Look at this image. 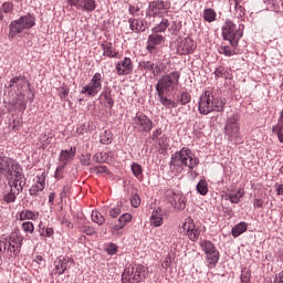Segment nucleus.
Returning a JSON list of instances; mask_svg holds the SVG:
<instances>
[{
	"label": "nucleus",
	"mask_w": 283,
	"mask_h": 283,
	"mask_svg": "<svg viewBox=\"0 0 283 283\" xmlns=\"http://www.w3.org/2000/svg\"><path fill=\"white\" fill-rule=\"evenodd\" d=\"M200 165V159L193 156L189 147H182L180 150L171 155L170 167L176 174H182L185 169L193 171Z\"/></svg>",
	"instance_id": "nucleus-1"
},
{
	"label": "nucleus",
	"mask_w": 283,
	"mask_h": 283,
	"mask_svg": "<svg viewBox=\"0 0 283 283\" xmlns=\"http://www.w3.org/2000/svg\"><path fill=\"white\" fill-rule=\"evenodd\" d=\"M199 114L207 116L211 112H222L224 103L216 101L211 91H206L201 94L198 104Z\"/></svg>",
	"instance_id": "nucleus-2"
},
{
	"label": "nucleus",
	"mask_w": 283,
	"mask_h": 283,
	"mask_svg": "<svg viewBox=\"0 0 283 283\" xmlns=\"http://www.w3.org/2000/svg\"><path fill=\"white\" fill-rule=\"evenodd\" d=\"M244 34V25L235 24L231 20H227L224 25L222 27V36L224 41H229L231 48H238L240 43V39H242Z\"/></svg>",
	"instance_id": "nucleus-3"
},
{
	"label": "nucleus",
	"mask_w": 283,
	"mask_h": 283,
	"mask_svg": "<svg viewBox=\"0 0 283 283\" xmlns=\"http://www.w3.org/2000/svg\"><path fill=\"white\" fill-rule=\"evenodd\" d=\"M34 25H36V18L31 13L11 21L9 24V39H14L18 34H23L25 30H30L31 28H34Z\"/></svg>",
	"instance_id": "nucleus-4"
},
{
	"label": "nucleus",
	"mask_w": 283,
	"mask_h": 283,
	"mask_svg": "<svg viewBox=\"0 0 283 283\" xmlns=\"http://www.w3.org/2000/svg\"><path fill=\"white\" fill-rule=\"evenodd\" d=\"M179 81H180V72L178 71L170 72L169 74L161 76L156 84V92L158 96H165V94H169V92H174Z\"/></svg>",
	"instance_id": "nucleus-5"
},
{
	"label": "nucleus",
	"mask_w": 283,
	"mask_h": 283,
	"mask_svg": "<svg viewBox=\"0 0 283 283\" xmlns=\"http://www.w3.org/2000/svg\"><path fill=\"white\" fill-rule=\"evenodd\" d=\"M147 277V268L140 264H129L122 274L123 283H140Z\"/></svg>",
	"instance_id": "nucleus-6"
},
{
	"label": "nucleus",
	"mask_w": 283,
	"mask_h": 283,
	"mask_svg": "<svg viewBox=\"0 0 283 283\" xmlns=\"http://www.w3.org/2000/svg\"><path fill=\"white\" fill-rule=\"evenodd\" d=\"M238 120H240V116H238V114H233L228 118L224 126L228 140L234 145L242 143V137H240V123H238Z\"/></svg>",
	"instance_id": "nucleus-7"
},
{
	"label": "nucleus",
	"mask_w": 283,
	"mask_h": 283,
	"mask_svg": "<svg viewBox=\"0 0 283 283\" xmlns=\"http://www.w3.org/2000/svg\"><path fill=\"white\" fill-rule=\"evenodd\" d=\"M200 247L206 254V262L208 263V266L214 269V266L218 265V262H220V251H218L216 244L209 240L201 241Z\"/></svg>",
	"instance_id": "nucleus-8"
},
{
	"label": "nucleus",
	"mask_w": 283,
	"mask_h": 283,
	"mask_svg": "<svg viewBox=\"0 0 283 283\" xmlns=\"http://www.w3.org/2000/svg\"><path fill=\"white\" fill-rule=\"evenodd\" d=\"M101 90H103V74L95 73L91 81L82 87L81 94L86 96V98H94V96L98 95Z\"/></svg>",
	"instance_id": "nucleus-9"
},
{
	"label": "nucleus",
	"mask_w": 283,
	"mask_h": 283,
	"mask_svg": "<svg viewBox=\"0 0 283 283\" xmlns=\"http://www.w3.org/2000/svg\"><path fill=\"white\" fill-rule=\"evenodd\" d=\"M19 171H23V168L17 160L10 158V157H0V174L4 178H12L15 174H19Z\"/></svg>",
	"instance_id": "nucleus-10"
},
{
	"label": "nucleus",
	"mask_w": 283,
	"mask_h": 283,
	"mask_svg": "<svg viewBox=\"0 0 283 283\" xmlns=\"http://www.w3.org/2000/svg\"><path fill=\"white\" fill-rule=\"evenodd\" d=\"M132 126L136 129V132L149 134V132L154 129V120L147 117L145 113H136V115L132 118Z\"/></svg>",
	"instance_id": "nucleus-11"
},
{
	"label": "nucleus",
	"mask_w": 283,
	"mask_h": 283,
	"mask_svg": "<svg viewBox=\"0 0 283 283\" xmlns=\"http://www.w3.org/2000/svg\"><path fill=\"white\" fill-rule=\"evenodd\" d=\"M23 240H25V238H23V234H21L20 231L15 230L11 232L8 241V251L19 255V253H21V247H23Z\"/></svg>",
	"instance_id": "nucleus-12"
},
{
	"label": "nucleus",
	"mask_w": 283,
	"mask_h": 283,
	"mask_svg": "<svg viewBox=\"0 0 283 283\" xmlns=\"http://www.w3.org/2000/svg\"><path fill=\"white\" fill-rule=\"evenodd\" d=\"M166 200L174 207V209L182 210L187 207V201L182 193L174 190H166Z\"/></svg>",
	"instance_id": "nucleus-13"
},
{
	"label": "nucleus",
	"mask_w": 283,
	"mask_h": 283,
	"mask_svg": "<svg viewBox=\"0 0 283 283\" xmlns=\"http://www.w3.org/2000/svg\"><path fill=\"white\" fill-rule=\"evenodd\" d=\"M8 185L12 191L17 193H21L23 188L25 187V175H23V170L19 171L18 174L13 175L12 177L7 178Z\"/></svg>",
	"instance_id": "nucleus-14"
},
{
	"label": "nucleus",
	"mask_w": 283,
	"mask_h": 283,
	"mask_svg": "<svg viewBox=\"0 0 283 283\" xmlns=\"http://www.w3.org/2000/svg\"><path fill=\"white\" fill-rule=\"evenodd\" d=\"M181 229L186 232V235H188V239L191 240V242H198L201 231L196 227L193 219L188 218L187 221L182 223Z\"/></svg>",
	"instance_id": "nucleus-15"
},
{
	"label": "nucleus",
	"mask_w": 283,
	"mask_h": 283,
	"mask_svg": "<svg viewBox=\"0 0 283 283\" xmlns=\"http://www.w3.org/2000/svg\"><path fill=\"white\" fill-rule=\"evenodd\" d=\"M67 3L77 10H83V12H94L96 10V0H67Z\"/></svg>",
	"instance_id": "nucleus-16"
},
{
	"label": "nucleus",
	"mask_w": 283,
	"mask_h": 283,
	"mask_svg": "<svg viewBox=\"0 0 283 283\" xmlns=\"http://www.w3.org/2000/svg\"><path fill=\"white\" fill-rule=\"evenodd\" d=\"M169 9V4L164 0H154L148 4V13L153 17H158V14H165Z\"/></svg>",
	"instance_id": "nucleus-17"
},
{
	"label": "nucleus",
	"mask_w": 283,
	"mask_h": 283,
	"mask_svg": "<svg viewBox=\"0 0 283 283\" xmlns=\"http://www.w3.org/2000/svg\"><path fill=\"white\" fill-rule=\"evenodd\" d=\"M115 70L118 76H128L134 72V63H132V59L124 57L116 64Z\"/></svg>",
	"instance_id": "nucleus-18"
},
{
	"label": "nucleus",
	"mask_w": 283,
	"mask_h": 283,
	"mask_svg": "<svg viewBox=\"0 0 283 283\" xmlns=\"http://www.w3.org/2000/svg\"><path fill=\"white\" fill-rule=\"evenodd\" d=\"M196 51V42L191 38H186L178 42L177 54H192Z\"/></svg>",
	"instance_id": "nucleus-19"
},
{
	"label": "nucleus",
	"mask_w": 283,
	"mask_h": 283,
	"mask_svg": "<svg viewBox=\"0 0 283 283\" xmlns=\"http://www.w3.org/2000/svg\"><path fill=\"white\" fill-rule=\"evenodd\" d=\"M73 263H74V259L72 258H65V256L57 258L56 261L54 262L55 264L54 274L63 275V273L67 271V266H70V264H73Z\"/></svg>",
	"instance_id": "nucleus-20"
},
{
	"label": "nucleus",
	"mask_w": 283,
	"mask_h": 283,
	"mask_svg": "<svg viewBox=\"0 0 283 283\" xmlns=\"http://www.w3.org/2000/svg\"><path fill=\"white\" fill-rule=\"evenodd\" d=\"M165 43V36L160 33H154L148 36L146 50L149 51V54L156 52V45H161Z\"/></svg>",
	"instance_id": "nucleus-21"
},
{
	"label": "nucleus",
	"mask_w": 283,
	"mask_h": 283,
	"mask_svg": "<svg viewBox=\"0 0 283 283\" xmlns=\"http://www.w3.org/2000/svg\"><path fill=\"white\" fill-rule=\"evenodd\" d=\"M76 157V147H71L70 150H62L60 154V163H63V167H65L69 163H72Z\"/></svg>",
	"instance_id": "nucleus-22"
},
{
	"label": "nucleus",
	"mask_w": 283,
	"mask_h": 283,
	"mask_svg": "<svg viewBox=\"0 0 283 283\" xmlns=\"http://www.w3.org/2000/svg\"><path fill=\"white\" fill-rule=\"evenodd\" d=\"M101 48L103 50V56H107V59H118V51H116L112 42H105Z\"/></svg>",
	"instance_id": "nucleus-23"
},
{
	"label": "nucleus",
	"mask_w": 283,
	"mask_h": 283,
	"mask_svg": "<svg viewBox=\"0 0 283 283\" xmlns=\"http://www.w3.org/2000/svg\"><path fill=\"white\" fill-rule=\"evenodd\" d=\"M43 189H45V177H38L36 184L31 186V188L29 189V193L33 198H36V196H39V192L43 191Z\"/></svg>",
	"instance_id": "nucleus-24"
},
{
	"label": "nucleus",
	"mask_w": 283,
	"mask_h": 283,
	"mask_svg": "<svg viewBox=\"0 0 283 283\" xmlns=\"http://www.w3.org/2000/svg\"><path fill=\"white\" fill-rule=\"evenodd\" d=\"M13 108L18 112H25L28 109V104L25 103V94L21 93L18 95L15 99L11 103Z\"/></svg>",
	"instance_id": "nucleus-25"
},
{
	"label": "nucleus",
	"mask_w": 283,
	"mask_h": 283,
	"mask_svg": "<svg viewBox=\"0 0 283 283\" xmlns=\"http://www.w3.org/2000/svg\"><path fill=\"white\" fill-rule=\"evenodd\" d=\"M150 224L153 227H163V209L155 208L150 217Z\"/></svg>",
	"instance_id": "nucleus-26"
},
{
	"label": "nucleus",
	"mask_w": 283,
	"mask_h": 283,
	"mask_svg": "<svg viewBox=\"0 0 283 283\" xmlns=\"http://www.w3.org/2000/svg\"><path fill=\"white\" fill-rule=\"evenodd\" d=\"M130 30L133 32H145L146 28H145V21L140 20V19H129L128 20Z\"/></svg>",
	"instance_id": "nucleus-27"
},
{
	"label": "nucleus",
	"mask_w": 283,
	"mask_h": 283,
	"mask_svg": "<svg viewBox=\"0 0 283 283\" xmlns=\"http://www.w3.org/2000/svg\"><path fill=\"white\" fill-rule=\"evenodd\" d=\"M247 229H249V223H247L244 221L238 223L237 226H234L232 228L233 238H240V235H242V233H245Z\"/></svg>",
	"instance_id": "nucleus-28"
},
{
	"label": "nucleus",
	"mask_w": 283,
	"mask_h": 283,
	"mask_svg": "<svg viewBox=\"0 0 283 283\" xmlns=\"http://www.w3.org/2000/svg\"><path fill=\"white\" fill-rule=\"evenodd\" d=\"M39 219V212H34L31 210H23L19 213L18 220L23 222V220H38Z\"/></svg>",
	"instance_id": "nucleus-29"
},
{
	"label": "nucleus",
	"mask_w": 283,
	"mask_h": 283,
	"mask_svg": "<svg viewBox=\"0 0 283 283\" xmlns=\"http://www.w3.org/2000/svg\"><path fill=\"white\" fill-rule=\"evenodd\" d=\"M127 222H132V214L130 213L122 214L118 219V223L115 226V231H120V229H124Z\"/></svg>",
	"instance_id": "nucleus-30"
},
{
	"label": "nucleus",
	"mask_w": 283,
	"mask_h": 283,
	"mask_svg": "<svg viewBox=\"0 0 283 283\" xmlns=\"http://www.w3.org/2000/svg\"><path fill=\"white\" fill-rule=\"evenodd\" d=\"M25 83V76L20 75L10 80V87L17 86V90H23Z\"/></svg>",
	"instance_id": "nucleus-31"
},
{
	"label": "nucleus",
	"mask_w": 283,
	"mask_h": 283,
	"mask_svg": "<svg viewBox=\"0 0 283 283\" xmlns=\"http://www.w3.org/2000/svg\"><path fill=\"white\" fill-rule=\"evenodd\" d=\"M114 140V134L112 130H104V133L99 136V143L102 145H112V142Z\"/></svg>",
	"instance_id": "nucleus-32"
},
{
	"label": "nucleus",
	"mask_w": 283,
	"mask_h": 283,
	"mask_svg": "<svg viewBox=\"0 0 283 283\" xmlns=\"http://www.w3.org/2000/svg\"><path fill=\"white\" fill-rule=\"evenodd\" d=\"M159 96V101L161 103V105H164V107H166L167 109H171L178 107V103L175 101H171L169 98H167V96L165 95H158Z\"/></svg>",
	"instance_id": "nucleus-33"
},
{
	"label": "nucleus",
	"mask_w": 283,
	"mask_h": 283,
	"mask_svg": "<svg viewBox=\"0 0 283 283\" xmlns=\"http://www.w3.org/2000/svg\"><path fill=\"white\" fill-rule=\"evenodd\" d=\"M218 17V14L216 13V11L211 8L205 9L203 10V19L205 21H208V23H213V21H216V18Z\"/></svg>",
	"instance_id": "nucleus-34"
},
{
	"label": "nucleus",
	"mask_w": 283,
	"mask_h": 283,
	"mask_svg": "<svg viewBox=\"0 0 283 283\" xmlns=\"http://www.w3.org/2000/svg\"><path fill=\"white\" fill-rule=\"evenodd\" d=\"M168 28H169V20L163 19L159 24L153 28V32L155 34H159L160 32H166Z\"/></svg>",
	"instance_id": "nucleus-35"
},
{
	"label": "nucleus",
	"mask_w": 283,
	"mask_h": 283,
	"mask_svg": "<svg viewBox=\"0 0 283 283\" xmlns=\"http://www.w3.org/2000/svg\"><path fill=\"white\" fill-rule=\"evenodd\" d=\"M197 191L200 193V196H207V193H209V184H207V180L201 179L197 184Z\"/></svg>",
	"instance_id": "nucleus-36"
},
{
	"label": "nucleus",
	"mask_w": 283,
	"mask_h": 283,
	"mask_svg": "<svg viewBox=\"0 0 283 283\" xmlns=\"http://www.w3.org/2000/svg\"><path fill=\"white\" fill-rule=\"evenodd\" d=\"M91 218L95 224H98L99 227L105 224V217L98 212V210H93Z\"/></svg>",
	"instance_id": "nucleus-37"
},
{
	"label": "nucleus",
	"mask_w": 283,
	"mask_h": 283,
	"mask_svg": "<svg viewBox=\"0 0 283 283\" xmlns=\"http://www.w3.org/2000/svg\"><path fill=\"white\" fill-rule=\"evenodd\" d=\"M218 52L219 54H224V56H235V54H238L235 52V49H231V46L229 45H221L218 48Z\"/></svg>",
	"instance_id": "nucleus-38"
},
{
	"label": "nucleus",
	"mask_w": 283,
	"mask_h": 283,
	"mask_svg": "<svg viewBox=\"0 0 283 283\" xmlns=\"http://www.w3.org/2000/svg\"><path fill=\"white\" fill-rule=\"evenodd\" d=\"M102 96H104L105 101H106V105L109 109H112V107H114V96L112 95V90L108 88L106 91H104L102 93Z\"/></svg>",
	"instance_id": "nucleus-39"
},
{
	"label": "nucleus",
	"mask_w": 283,
	"mask_h": 283,
	"mask_svg": "<svg viewBox=\"0 0 283 283\" xmlns=\"http://www.w3.org/2000/svg\"><path fill=\"white\" fill-rule=\"evenodd\" d=\"M132 172L135 178H137L138 180H143V166L137 163H133Z\"/></svg>",
	"instance_id": "nucleus-40"
},
{
	"label": "nucleus",
	"mask_w": 283,
	"mask_h": 283,
	"mask_svg": "<svg viewBox=\"0 0 283 283\" xmlns=\"http://www.w3.org/2000/svg\"><path fill=\"white\" fill-rule=\"evenodd\" d=\"M272 134L277 136L279 143L283 145V126L282 124H276L272 127Z\"/></svg>",
	"instance_id": "nucleus-41"
},
{
	"label": "nucleus",
	"mask_w": 283,
	"mask_h": 283,
	"mask_svg": "<svg viewBox=\"0 0 283 283\" xmlns=\"http://www.w3.org/2000/svg\"><path fill=\"white\" fill-rule=\"evenodd\" d=\"M244 197V191H242L241 189H239L235 193H229L228 198L230 200V202H232V205H238V202H240V198Z\"/></svg>",
	"instance_id": "nucleus-42"
},
{
	"label": "nucleus",
	"mask_w": 283,
	"mask_h": 283,
	"mask_svg": "<svg viewBox=\"0 0 283 283\" xmlns=\"http://www.w3.org/2000/svg\"><path fill=\"white\" fill-rule=\"evenodd\" d=\"M167 70V66L163 62H156L153 71L154 76H159Z\"/></svg>",
	"instance_id": "nucleus-43"
},
{
	"label": "nucleus",
	"mask_w": 283,
	"mask_h": 283,
	"mask_svg": "<svg viewBox=\"0 0 283 283\" xmlns=\"http://www.w3.org/2000/svg\"><path fill=\"white\" fill-rule=\"evenodd\" d=\"M156 66V63L151 61H142L139 62V67L142 70H146V72H154V67Z\"/></svg>",
	"instance_id": "nucleus-44"
},
{
	"label": "nucleus",
	"mask_w": 283,
	"mask_h": 283,
	"mask_svg": "<svg viewBox=\"0 0 283 283\" xmlns=\"http://www.w3.org/2000/svg\"><path fill=\"white\" fill-rule=\"evenodd\" d=\"M93 160H95V163H98L99 165H103V163H107V153H96L93 156Z\"/></svg>",
	"instance_id": "nucleus-45"
},
{
	"label": "nucleus",
	"mask_w": 283,
	"mask_h": 283,
	"mask_svg": "<svg viewBox=\"0 0 283 283\" xmlns=\"http://www.w3.org/2000/svg\"><path fill=\"white\" fill-rule=\"evenodd\" d=\"M241 283H251V270L243 269L241 272Z\"/></svg>",
	"instance_id": "nucleus-46"
},
{
	"label": "nucleus",
	"mask_w": 283,
	"mask_h": 283,
	"mask_svg": "<svg viewBox=\"0 0 283 283\" xmlns=\"http://www.w3.org/2000/svg\"><path fill=\"white\" fill-rule=\"evenodd\" d=\"M0 10L2 12H4V14H12L13 10H14V4L12 2H4Z\"/></svg>",
	"instance_id": "nucleus-47"
},
{
	"label": "nucleus",
	"mask_w": 283,
	"mask_h": 283,
	"mask_svg": "<svg viewBox=\"0 0 283 283\" xmlns=\"http://www.w3.org/2000/svg\"><path fill=\"white\" fill-rule=\"evenodd\" d=\"M19 193L20 192H17L11 189L10 192L4 196V202H7L8 205H10V202H14V200H17V196H19Z\"/></svg>",
	"instance_id": "nucleus-48"
},
{
	"label": "nucleus",
	"mask_w": 283,
	"mask_h": 283,
	"mask_svg": "<svg viewBox=\"0 0 283 283\" xmlns=\"http://www.w3.org/2000/svg\"><path fill=\"white\" fill-rule=\"evenodd\" d=\"M80 163L84 167H90V165H92V155H90V154L81 155Z\"/></svg>",
	"instance_id": "nucleus-49"
},
{
	"label": "nucleus",
	"mask_w": 283,
	"mask_h": 283,
	"mask_svg": "<svg viewBox=\"0 0 283 283\" xmlns=\"http://www.w3.org/2000/svg\"><path fill=\"white\" fill-rule=\"evenodd\" d=\"M22 229L24 233H34V223L32 221H25L22 223Z\"/></svg>",
	"instance_id": "nucleus-50"
},
{
	"label": "nucleus",
	"mask_w": 283,
	"mask_h": 283,
	"mask_svg": "<svg viewBox=\"0 0 283 283\" xmlns=\"http://www.w3.org/2000/svg\"><path fill=\"white\" fill-rule=\"evenodd\" d=\"M130 205L135 209H138V207H140V196H138V193H135L130 197Z\"/></svg>",
	"instance_id": "nucleus-51"
},
{
	"label": "nucleus",
	"mask_w": 283,
	"mask_h": 283,
	"mask_svg": "<svg viewBox=\"0 0 283 283\" xmlns=\"http://www.w3.org/2000/svg\"><path fill=\"white\" fill-rule=\"evenodd\" d=\"M179 101L181 105H187L188 103H191V95L187 92H182Z\"/></svg>",
	"instance_id": "nucleus-52"
},
{
	"label": "nucleus",
	"mask_w": 283,
	"mask_h": 283,
	"mask_svg": "<svg viewBox=\"0 0 283 283\" xmlns=\"http://www.w3.org/2000/svg\"><path fill=\"white\" fill-rule=\"evenodd\" d=\"M118 251V247L116 245V243H109L108 247L106 248V253L108 255H116Z\"/></svg>",
	"instance_id": "nucleus-53"
},
{
	"label": "nucleus",
	"mask_w": 283,
	"mask_h": 283,
	"mask_svg": "<svg viewBox=\"0 0 283 283\" xmlns=\"http://www.w3.org/2000/svg\"><path fill=\"white\" fill-rule=\"evenodd\" d=\"M213 74L217 78H222L227 74V70L222 66H219L214 70Z\"/></svg>",
	"instance_id": "nucleus-54"
},
{
	"label": "nucleus",
	"mask_w": 283,
	"mask_h": 283,
	"mask_svg": "<svg viewBox=\"0 0 283 283\" xmlns=\"http://www.w3.org/2000/svg\"><path fill=\"white\" fill-rule=\"evenodd\" d=\"M72 188L70 187V185H65L64 187H63V190L61 191V193H60V199L61 200H65V198H67L69 196H70V190H71Z\"/></svg>",
	"instance_id": "nucleus-55"
},
{
	"label": "nucleus",
	"mask_w": 283,
	"mask_h": 283,
	"mask_svg": "<svg viewBox=\"0 0 283 283\" xmlns=\"http://www.w3.org/2000/svg\"><path fill=\"white\" fill-rule=\"evenodd\" d=\"M160 136H163V128L155 129L151 135L154 143H158V140H160Z\"/></svg>",
	"instance_id": "nucleus-56"
},
{
	"label": "nucleus",
	"mask_w": 283,
	"mask_h": 283,
	"mask_svg": "<svg viewBox=\"0 0 283 283\" xmlns=\"http://www.w3.org/2000/svg\"><path fill=\"white\" fill-rule=\"evenodd\" d=\"M81 231L85 233V235H94V233H96V230L90 226L82 227Z\"/></svg>",
	"instance_id": "nucleus-57"
},
{
	"label": "nucleus",
	"mask_w": 283,
	"mask_h": 283,
	"mask_svg": "<svg viewBox=\"0 0 283 283\" xmlns=\"http://www.w3.org/2000/svg\"><path fill=\"white\" fill-rule=\"evenodd\" d=\"M123 213V210H120V207H115L109 210L111 218H118Z\"/></svg>",
	"instance_id": "nucleus-58"
},
{
	"label": "nucleus",
	"mask_w": 283,
	"mask_h": 283,
	"mask_svg": "<svg viewBox=\"0 0 283 283\" xmlns=\"http://www.w3.org/2000/svg\"><path fill=\"white\" fill-rule=\"evenodd\" d=\"M63 169H65V166H59L55 170V178L57 180H61L63 178Z\"/></svg>",
	"instance_id": "nucleus-59"
},
{
	"label": "nucleus",
	"mask_w": 283,
	"mask_h": 283,
	"mask_svg": "<svg viewBox=\"0 0 283 283\" xmlns=\"http://www.w3.org/2000/svg\"><path fill=\"white\" fill-rule=\"evenodd\" d=\"M234 10L239 17H244V7L241 4H234Z\"/></svg>",
	"instance_id": "nucleus-60"
},
{
	"label": "nucleus",
	"mask_w": 283,
	"mask_h": 283,
	"mask_svg": "<svg viewBox=\"0 0 283 283\" xmlns=\"http://www.w3.org/2000/svg\"><path fill=\"white\" fill-rule=\"evenodd\" d=\"M41 235H44V238H52L54 235V229L46 228L44 233L41 232Z\"/></svg>",
	"instance_id": "nucleus-61"
},
{
	"label": "nucleus",
	"mask_w": 283,
	"mask_h": 283,
	"mask_svg": "<svg viewBox=\"0 0 283 283\" xmlns=\"http://www.w3.org/2000/svg\"><path fill=\"white\" fill-rule=\"evenodd\" d=\"M95 171L97 174H109L107 166H97V167H95Z\"/></svg>",
	"instance_id": "nucleus-62"
},
{
	"label": "nucleus",
	"mask_w": 283,
	"mask_h": 283,
	"mask_svg": "<svg viewBox=\"0 0 283 283\" xmlns=\"http://www.w3.org/2000/svg\"><path fill=\"white\" fill-rule=\"evenodd\" d=\"M8 244H9V241L0 243V253H6V252L10 253V250H8Z\"/></svg>",
	"instance_id": "nucleus-63"
},
{
	"label": "nucleus",
	"mask_w": 283,
	"mask_h": 283,
	"mask_svg": "<svg viewBox=\"0 0 283 283\" xmlns=\"http://www.w3.org/2000/svg\"><path fill=\"white\" fill-rule=\"evenodd\" d=\"M274 283H283V271L276 274Z\"/></svg>",
	"instance_id": "nucleus-64"
}]
</instances>
